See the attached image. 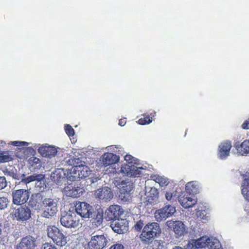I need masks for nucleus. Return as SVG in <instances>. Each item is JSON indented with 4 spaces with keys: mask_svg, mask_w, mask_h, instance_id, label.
<instances>
[{
    "mask_svg": "<svg viewBox=\"0 0 249 249\" xmlns=\"http://www.w3.org/2000/svg\"><path fill=\"white\" fill-rule=\"evenodd\" d=\"M160 233L161 229L158 223H148L143 227L140 239L143 244L149 245Z\"/></svg>",
    "mask_w": 249,
    "mask_h": 249,
    "instance_id": "nucleus-1",
    "label": "nucleus"
},
{
    "mask_svg": "<svg viewBox=\"0 0 249 249\" xmlns=\"http://www.w3.org/2000/svg\"><path fill=\"white\" fill-rule=\"evenodd\" d=\"M47 231L48 236L57 246L63 247L67 244V237L57 227L48 226Z\"/></svg>",
    "mask_w": 249,
    "mask_h": 249,
    "instance_id": "nucleus-2",
    "label": "nucleus"
},
{
    "mask_svg": "<svg viewBox=\"0 0 249 249\" xmlns=\"http://www.w3.org/2000/svg\"><path fill=\"white\" fill-rule=\"evenodd\" d=\"M42 205L45 208L42 216L46 218L53 216L58 212L56 200L51 198H45L42 201Z\"/></svg>",
    "mask_w": 249,
    "mask_h": 249,
    "instance_id": "nucleus-3",
    "label": "nucleus"
},
{
    "mask_svg": "<svg viewBox=\"0 0 249 249\" xmlns=\"http://www.w3.org/2000/svg\"><path fill=\"white\" fill-rule=\"evenodd\" d=\"M110 239L107 234L92 236L88 243L89 249H103L109 243Z\"/></svg>",
    "mask_w": 249,
    "mask_h": 249,
    "instance_id": "nucleus-4",
    "label": "nucleus"
},
{
    "mask_svg": "<svg viewBox=\"0 0 249 249\" xmlns=\"http://www.w3.org/2000/svg\"><path fill=\"white\" fill-rule=\"evenodd\" d=\"M60 222L61 224L68 228H75L79 225V219L75 213L70 211L62 215Z\"/></svg>",
    "mask_w": 249,
    "mask_h": 249,
    "instance_id": "nucleus-5",
    "label": "nucleus"
},
{
    "mask_svg": "<svg viewBox=\"0 0 249 249\" xmlns=\"http://www.w3.org/2000/svg\"><path fill=\"white\" fill-rule=\"evenodd\" d=\"M12 202L16 205H22L26 203L29 198L30 192L28 189H20L12 191Z\"/></svg>",
    "mask_w": 249,
    "mask_h": 249,
    "instance_id": "nucleus-6",
    "label": "nucleus"
},
{
    "mask_svg": "<svg viewBox=\"0 0 249 249\" xmlns=\"http://www.w3.org/2000/svg\"><path fill=\"white\" fill-rule=\"evenodd\" d=\"M76 213L82 218H89L92 215L93 209L85 202H77L75 204Z\"/></svg>",
    "mask_w": 249,
    "mask_h": 249,
    "instance_id": "nucleus-7",
    "label": "nucleus"
},
{
    "mask_svg": "<svg viewBox=\"0 0 249 249\" xmlns=\"http://www.w3.org/2000/svg\"><path fill=\"white\" fill-rule=\"evenodd\" d=\"M90 171L89 168L82 164L73 166L71 170L70 174L72 179L76 180L88 177L90 175Z\"/></svg>",
    "mask_w": 249,
    "mask_h": 249,
    "instance_id": "nucleus-8",
    "label": "nucleus"
},
{
    "mask_svg": "<svg viewBox=\"0 0 249 249\" xmlns=\"http://www.w3.org/2000/svg\"><path fill=\"white\" fill-rule=\"evenodd\" d=\"M176 211L175 207L170 205H166L156 211L154 213L155 219L158 222L162 221L172 216Z\"/></svg>",
    "mask_w": 249,
    "mask_h": 249,
    "instance_id": "nucleus-9",
    "label": "nucleus"
},
{
    "mask_svg": "<svg viewBox=\"0 0 249 249\" xmlns=\"http://www.w3.org/2000/svg\"><path fill=\"white\" fill-rule=\"evenodd\" d=\"M166 226L174 231L176 237L183 236L186 233L185 226L181 221L169 220L166 222Z\"/></svg>",
    "mask_w": 249,
    "mask_h": 249,
    "instance_id": "nucleus-10",
    "label": "nucleus"
},
{
    "mask_svg": "<svg viewBox=\"0 0 249 249\" xmlns=\"http://www.w3.org/2000/svg\"><path fill=\"white\" fill-rule=\"evenodd\" d=\"M123 211L119 205L110 206L105 212V218L107 221L115 220L119 219Z\"/></svg>",
    "mask_w": 249,
    "mask_h": 249,
    "instance_id": "nucleus-11",
    "label": "nucleus"
},
{
    "mask_svg": "<svg viewBox=\"0 0 249 249\" xmlns=\"http://www.w3.org/2000/svg\"><path fill=\"white\" fill-rule=\"evenodd\" d=\"M178 201L181 206L185 209L192 207L197 202L195 196L187 192L181 193L178 197Z\"/></svg>",
    "mask_w": 249,
    "mask_h": 249,
    "instance_id": "nucleus-12",
    "label": "nucleus"
},
{
    "mask_svg": "<svg viewBox=\"0 0 249 249\" xmlns=\"http://www.w3.org/2000/svg\"><path fill=\"white\" fill-rule=\"evenodd\" d=\"M36 239L28 235L21 239L20 242L17 245L16 249H35L36 246Z\"/></svg>",
    "mask_w": 249,
    "mask_h": 249,
    "instance_id": "nucleus-13",
    "label": "nucleus"
},
{
    "mask_svg": "<svg viewBox=\"0 0 249 249\" xmlns=\"http://www.w3.org/2000/svg\"><path fill=\"white\" fill-rule=\"evenodd\" d=\"M31 211L26 205L20 206L15 210V217L18 221H26L31 217Z\"/></svg>",
    "mask_w": 249,
    "mask_h": 249,
    "instance_id": "nucleus-14",
    "label": "nucleus"
},
{
    "mask_svg": "<svg viewBox=\"0 0 249 249\" xmlns=\"http://www.w3.org/2000/svg\"><path fill=\"white\" fill-rule=\"evenodd\" d=\"M64 190L67 196L74 198L80 196L85 192L83 187H80L78 185H72V184H69L65 187Z\"/></svg>",
    "mask_w": 249,
    "mask_h": 249,
    "instance_id": "nucleus-15",
    "label": "nucleus"
},
{
    "mask_svg": "<svg viewBox=\"0 0 249 249\" xmlns=\"http://www.w3.org/2000/svg\"><path fill=\"white\" fill-rule=\"evenodd\" d=\"M119 160V157L116 154L107 152L104 153L100 158V160L101 161L102 166L107 167L109 165H112L115 164Z\"/></svg>",
    "mask_w": 249,
    "mask_h": 249,
    "instance_id": "nucleus-16",
    "label": "nucleus"
},
{
    "mask_svg": "<svg viewBox=\"0 0 249 249\" xmlns=\"http://www.w3.org/2000/svg\"><path fill=\"white\" fill-rule=\"evenodd\" d=\"M231 147V142L230 141L226 140L221 142L218 149V157L222 160L228 157Z\"/></svg>",
    "mask_w": 249,
    "mask_h": 249,
    "instance_id": "nucleus-17",
    "label": "nucleus"
},
{
    "mask_svg": "<svg viewBox=\"0 0 249 249\" xmlns=\"http://www.w3.org/2000/svg\"><path fill=\"white\" fill-rule=\"evenodd\" d=\"M121 172L130 177H136L141 174V172L134 165L125 164L122 165Z\"/></svg>",
    "mask_w": 249,
    "mask_h": 249,
    "instance_id": "nucleus-18",
    "label": "nucleus"
},
{
    "mask_svg": "<svg viewBox=\"0 0 249 249\" xmlns=\"http://www.w3.org/2000/svg\"><path fill=\"white\" fill-rule=\"evenodd\" d=\"M94 194L96 198L105 201L110 200L113 196V194L110 189L106 187L97 190Z\"/></svg>",
    "mask_w": 249,
    "mask_h": 249,
    "instance_id": "nucleus-19",
    "label": "nucleus"
},
{
    "mask_svg": "<svg viewBox=\"0 0 249 249\" xmlns=\"http://www.w3.org/2000/svg\"><path fill=\"white\" fill-rule=\"evenodd\" d=\"M38 151L42 157L49 158L54 157L57 153L56 148L53 146H41Z\"/></svg>",
    "mask_w": 249,
    "mask_h": 249,
    "instance_id": "nucleus-20",
    "label": "nucleus"
},
{
    "mask_svg": "<svg viewBox=\"0 0 249 249\" xmlns=\"http://www.w3.org/2000/svg\"><path fill=\"white\" fill-rule=\"evenodd\" d=\"M209 240L207 236H203L196 240H193L188 244V249H202L206 247L207 241Z\"/></svg>",
    "mask_w": 249,
    "mask_h": 249,
    "instance_id": "nucleus-21",
    "label": "nucleus"
},
{
    "mask_svg": "<svg viewBox=\"0 0 249 249\" xmlns=\"http://www.w3.org/2000/svg\"><path fill=\"white\" fill-rule=\"evenodd\" d=\"M234 147L242 156L247 155L249 153V140L244 141L241 144L239 142H236Z\"/></svg>",
    "mask_w": 249,
    "mask_h": 249,
    "instance_id": "nucleus-22",
    "label": "nucleus"
},
{
    "mask_svg": "<svg viewBox=\"0 0 249 249\" xmlns=\"http://www.w3.org/2000/svg\"><path fill=\"white\" fill-rule=\"evenodd\" d=\"M112 230L116 233L119 234H123L126 232L128 230V227L124 223L123 220H118L115 222L114 224H112Z\"/></svg>",
    "mask_w": 249,
    "mask_h": 249,
    "instance_id": "nucleus-23",
    "label": "nucleus"
},
{
    "mask_svg": "<svg viewBox=\"0 0 249 249\" xmlns=\"http://www.w3.org/2000/svg\"><path fill=\"white\" fill-rule=\"evenodd\" d=\"M30 165V169L31 171H36L41 168L42 167V162L41 160L36 157H31L28 160Z\"/></svg>",
    "mask_w": 249,
    "mask_h": 249,
    "instance_id": "nucleus-24",
    "label": "nucleus"
},
{
    "mask_svg": "<svg viewBox=\"0 0 249 249\" xmlns=\"http://www.w3.org/2000/svg\"><path fill=\"white\" fill-rule=\"evenodd\" d=\"M159 192L155 188H151L150 191L146 192V201L149 203H154L158 197Z\"/></svg>",
    "mask_w": 249,
    "mask_h": 249,
    "instance_id": "nucleus-25",
    "label": "nucleus"
},
{
    "mask_svg": "<svg viewBox=\"0 0 249 249\" xmlns=\"http://www.w3.org/2000/svg\"><path fill=\"white\" fill-rule=\"evenodd\" d=\"M186 192L194 195L198 192V186L196 181H190L186 184Z\"/></svg>",
    "mask_w": 249,
    "mask_h": 249,
    "instance_id": "nucleus-26",
    "label": "nucleus"
},
{
    "mask_svg": "<svg viewBox=\"0 0 249 249\" xmlns=\"http://www.w3.org/2000/svg\"><path fill=\"white\" fill-rule=\"evenodd\" d=\"M103 220L104 214L103 211H97L94 214L92 223L95 227H99L102 224Z\"/></svg>",
    "mask_w": 249,
    "mask_h": 249,
    "instance_id": "nucleus-27",
    "label": "nucleus"
},
{
    "mask_svg": "<svg viewBox=\"0 0 249 249\" xmlns=\"http://www.w3.org/2000/svg\"><path fill=\"white\" fill-rule=\"evenodd\" d=\"M41 195L37 194L35 196H32L29 201V205L35 210L39 209L40 208V202Z\"/></svg>",
    "mask_w": 249,
    "mask_h": 249,
    "instance_id": "nucleus-28",
    "label": "nucleus"
},
{
    "mask_svg": "<svg viewBox=\"0 0 249 249\" xmlns=\"http://www.w3.org/2000/svg\"><path fill=\"white\" fill-rule=\"evenodd\" d=\"M44 175L42 174H34L22 179V181L27 184L31 182L37 180L40 181L44 178Z\"/></svg>",
    "mask_w": 249,
    "mask_h": 249,
    "instance_id": "nucleus-29",
    "label": "nucleus"
},
{
    "mask_svg": "<svg viewBox=\"0 0 249 249\" xmlns=\"http://www.w3.org/2000/svg\"><path fill=\"white\" fill-rule=\"evenodd\" d=\"M151 178L161 186H166L169 183L168 179L158 175H152Z\"/></svg>",
    "mask_w": 249,
    "mask_h": 249,
    "instance_id": "nucleus-30",
    "label": "nucleus"
},
{
    "mask_svg": "<svg viewBox=\"0 0 249 249\" xmlns=\"http://www.w3.org/2000/svg\"><path fill=\"white\" fill-rule=\"evenodd\" d=\"M209 240L207 241V246L209 249H223L220 242L217 240L211 239L208 237Z\"/></svg>",
    "mask_w": 249,
    "mask_h": 249,
    "instance_id": "nucleus-31",
    "label": "nucleus"
},
{
    "mask_svg": "<svg viewBox=\"0 0 249 249\" xmlns=\"http://www.w3.org/2000/svg\"><path fill=\"white\" fill-rule=\"evenodd\" d=\"M13 158L9 154V151H2L0 153V163H4L12 161Z\"/></svg>",
    "mask_w": 249,
    "mask_h": 249,
    "instance_id": "nucleus-32",
    "label": "nucleus"
},
{
    "mask_svg": "<svg viewBox=\"0 0 249 249\" xmlns=\"http://www.w3.org/2000/svg\"><path fill=\"white\" fill-rule=\"evenodd\" d=\"M152 121V117L149 116H146L139 119L138 123L140 124L145 125L150 124Z\"/></svg>",
    "mask_w": 249,
    "mask_h": 249,
    "instance_id": "nucleus-33",
    "label": "nucleus"
},
{
    "mask_svg": "<svg viewBox=\"0 0 249 249\" xmlns=\"http://www.w3.org/2000/svg\"><path fill=\"white\" fill-rule=\"evenodd\" d=\"M9 203L8 198L6 197H0V209L4 210L7 207Z\"/></svg>",
    "mask_w": 249,
    "mask_h": 249,
    "instance_id": "nucleus-34",
    "label": "nucleus"
},
{
    "mask_svg": "<svg viewBox=\"0 0 249 249\" xmlns=\"http://www.w3.org/2000/svg\"><path fill=\"white\" fill-rule=\"evenodd\" d=\"M144 227V221L142 220H139L137 221L136 224L134 226V229L135 231H141L142 230V228Z\"/></svg>",
    "mask_w": 249,
    "mask_h": 249,
    "instance_id": "nucleus-35",
    "label": "nucleus"
},
{
    "mask_svg": "<svg viewBox=\"0 0 249 249\" xmlns=\"http://www.w3.org/2000/svg\"><path fill=\"white\" fill-rule=\"evenodd\" d=\"M65 130L69 137L73 136L74 135V130L70 124H66L65 126Z\"/></svg>",
    "mask_w": 249,
    "mask_h": 249,
    "instance_id": "nucleus-36",
    "label": "nucleus"
},
{
    "mask_svg": "<svg viewBox=\"0 0 249 249\" xmlns=\"http://www.w3.org/2000/svg\"><path fill=\"white\" fill-rule=\"evenodd\" d=\"M11 145L16 146H24L28 145V143L27 142L21 141H13L11 142Z\"/></svg>",
    "mask_w": 249,
    "mask_h": 249,
    "instance_id": "nucleus-37",
    "label": "nucleus"
},
{
    "mask_svg": "<svg viewBox=\"0 0 249 249\" xmlns=\"http://www.w3.org/2000/svg\"><path fill=\"white\" fill-rule=\"evenodd\" d=\"M7 186V181L4 177H0V190H2Z\"/></svg>",
    "mask_w": 249,
    "mask_h": 249,
    "instance_id": "nucleus-38",
    "label": "nucleus"
},
{
    "mask_svg": "<svg viewBox=\"0 0 249 249\" xmlns=\"http://www.w3.org/2000/svg\"><path fill=\"white\" fill-rule=\"evenodd\" d=\"M242 194L245 198L249 201V190L248 188H243L242 189Z\"/></svg>",
    "mask_w": 249,
    "mask_h": 249,
    "instance_id": "nucleus-39",
    "label": "nucleus"
},
{
    "mask_svg": "<svg viewBox=\"0 0 249 249\" xmlns=\"http://www.w3.org/2000/svg\"><path fill=\"white\" fill-rule=\"evenodd\" d=\"M41 249H57V248L49 243H45L42 245Z\"/></svg>",
    "mask_w": 249,
    "mask_h": 249,
    "instance_id": "nucleus-40",
    "label": "nucleus"
},
{
    "mask_svg": "<svg viewBox=\"0 0 249 249\" xmlns=\"http://www.w3.org/2000/svg\"><path fill=\"white\" fill-rule=\"evenodd\" d=\"M134 157L130 155H126L124 156V160L129 164H132L133 161Z\"/></svg>",
    "mask_w": 249,
    "mask_h": 249,
    "instance_id": "nucleus-41",
    "label": "nucleus"
},
{
    "mask_svg": "<svg viewBox=\"0 0 249 249\" xmlns=\"http://www.w3.org/2000/svg\"><path fill=\"white\" fill-rule=\"evenodd\" d=\"M124 247L122 244L117 243L112 245L109 249H124Z\"/></svg>",
    "mask_w": 249,
    "mask_h": 249,
    "instance_id": "nucleus-42",
    "label": "nucleus"
},
{
    "mask_svg": "<svg viewBox=\"0 0 249 249\" xmlns=\"http://www.w3.org/2000/svg\"><path fill=\"white\" fill-rule=\"evenodd\" d=\"M241 127L243 129H249V118L244 122Z\"/></svg>",
    "mask_w": 249,
    "mask_h": 249,
    "instance_id": "nucleus-43",
    "label": "nucleus"
},
{
    "mask_svg": "<svg viewBox=\"0 0 249 249\" xmlns=\"http://www.w3.org/2000/svg\"><path fill=\"white\" fill-rule=\"evenodd\" d=\"M249 186V178H245L243 182L242 187L243 188H248Z\"/></svg>",
    "mask_w": 249,
    "mask_h": 249,
    "instance_id": "nucleus-44",
    "label": "nucleus"
},
{
    "mask_svg": "<svg viewBox=\"0 0 249 249\" xmlns=\"http://www.w3.org/2000/svg\"><path fill=\"white\" fill-rule=\"evenodd\" d=\"M165 198L168 200L171 201L173 199V194L170 192H166L165 194Z\"/></svg>",
    "mask_w": 249,
    "mask_h": 249,
    "instance_id": "nucleus-45",
    "label": "nucleus"
},
{
    "mask_svg": "<svg viewBox=\"0 0 249 249\" xmlns=\"http://www.w3.org/2000/svg\"><path fill=\"white\" fill-rule=\"evenodd\" d=\"M126 119H121L119 120V124L121 125V126H124L126 124Z\"/></svg>",
    "mask_w": 249,
    "mask_h": 249,
    "instance_id": "nucleus-46",
    "label": "nucleus"
},
{
    "mask_svg": "<svg viewBox=\"0 0 249 249\" xmlns=\"http://www.w3.org/2000/svg\"><path fill=\"white\" fill-rule=\"evenodd\" d=\"M173 249H184L182 247L177 246V247H175Z\"/></svg>",
    "mask_w": 249,
    "mask_h": 249,
    "instance_id": "nucleus-47",
    "label": "nucleus"
},
{
    "mask_svg": "<svg viewBox=\"0 0 249 249\" xmlns=\"http://www.w3.org/2000/svg\"><path fill=\"white\" fill-rule=\"evenodd\" d=\"M97 178H95V179H92V180H91V181L92 182V183H94L96 181H97Z\"/></svg>",
    "mask_w": 249,
    "mask_h": 249,
    "instance_id": "nucleus-48",
    "label": "nucleus"
},
{
    "mask_svg": "<svg viewBox=\"0 0 249 249\" xmlns=\"http://www.w3.org/2000/svg\"><path fill=\"white\" fill-rule=\"evenodd\" d=\"M114 169H115V168H113V171H112L113 173H114V172H115V171H114Z\"/></svg>",
    "mask_w": 249,
    "mask_h": 249,
    "instance_id": "nucleus-49",
    "label": "nucleus"
},
{
    "mask_svg": "<svg viewBox=\"0 0 249 249\" xmlns=\"http://www.w3.org/2000/svg\"><path fill=\"white\" fill-rule=\"evenodd\" d=\"M1 228H0V235L1 234Z\"/></svg>",
    "mask_w": 249,
    "mask_h": 249,
    "instance_id": "nucleus-50",
    "label": "nucleus"
},
{
    "mask_svg": "<svg viewBox=\"0 0 249 249\" xmlns=\"http://www.w3.org/2000/svg\"><path fill=\"white\" fill-rule=\"evenodd\" d=\"M3 143H5V142H1V144H3Z\"/></svg>",
    "mask_w": 249,
    "mask_h": 249,
    "instance_id": "nucleus-51",
    "label": "nucleus"
}]
</instances>
